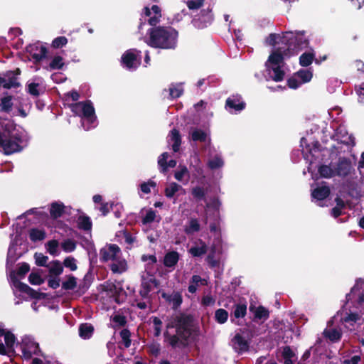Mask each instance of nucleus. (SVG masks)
<instances>
[{"label": "nucleus", "instance_id": "nucleus-9", "mask_svg": "<svg viewBox=\"0 0 364 364\" xmlns=\"http://www.w3.org/2000/svg\"><path fill=\"white\" fill-rule=\"evenodd\" d=\"M361 312L362 310L360 311V313L343 310L339 313L341 321L346 328L353 331L355 328L356 325H360L363 322Z\"/></svg>", "mask_w": 364, "mask_h": 364}, {"label": "nucleus", "instance_id": "nucleus-64", "mask_svg": "<svg viewBox=\"0 0 364 364\" xmlns=\"http://www.w3.org/2000/svg\"><path fill=\"white\" fill-rule=\"evenodd\" d=\"M360 360V357L359 355H354L350 358L344 360L343 364H358Z\"/></svg>", "mask_w": 364, "mask_h": 364}, {"label": "nucleus", "instance_id": "nucleus-62", "mask_svg": "<svg viewBox=\"0 0 364 364\" xmlns=\"http://www.w3.org/2000/svg\"><path fill=\"white\" fill-rule=\"evenodd\" d=\"M282 356L283 358H296L295 354L288 346L283 348Z\"/></svg>", "mask_w": 364, "mask_h": 364}, {"label": "nucleus", "instance_id": "nucleus-1", "mask_svg": "<svg viewBox=\"0 0 364 364\" xmlns=\"http://www.w3.org/2000/svg\"><path fill=\"white\" fill-rule=\"evenodd\" d=\"M25 142L23 131L14 127L9 120L0 118V151L6 154L19 151Z\"/></svg>", "mask_w": 364, "mask_h": 364}, {"label": "nucleus", "instance_id": "nucleus-25", "mask_svg": "<svg viewBox=\"0 0 364 364\" xmlns=\"http://www.w3.org/2000/svg\"><path fill=\"white\" fill-rule=\"evenodd\" d=\"M206 284L207 282L205 279H201L198 275H194L191 278V284L188 287V291L191 293H195L198 286Z\"/></svg>", "mask_w": 364, "mask_h": 364}, {"label": "nucleus", "instance_id": "nucleus-40", "mask_svg": "<svg viewBox=\"0 0 364 364\" xmlns=\"http://www.w3.org/2000/svg\"><path fill=\"white\" fill-rule=\"evenodd\" d=\"M58 242L53 240H50L46 244L47 251L52 255H57L58 254Z\"/></svg>", "mask_w": 364, "mask_h": 364}, {"label": "nucleus", "instance_id": "nucleus-53", "mask_svg": "<svg viewBox=\"0 0 364 364\" xmlns=\"http://www.w3.org/2000/svg\"><path fill=\"white\" fill-rule=\"evenodd\" d=\"M77 282L76 279L70 276L68 280L63 283V288L65 289H73L76 287Z\"/></svg>", "mask_w": 364, "mask_h": 364}, {"label": "nucleus", "instance_id": "nucleus-24", "mask_svg": "<svg viewBox=\"0 0 364 364\" xmlns=\"http://www.w3.org/2000/svg\"><path fill=\"white\" fill-rule=\"evenodd\" d=\"M190 134L191 136V139L193 141H200L203 142L208 141L210 142V139L208 136V134L204 131L199 129H193Z\"/></svg>", "mask_w": 364, "mask_h": 364}, {"label": "nucleus", "instance_id": "nucleus-7", "mask_svg": "<svg viewBox=\"0 0 364 364\" xmlns=\"http://www.w3.org/2000/svg\"><path fill=\"white\" fill-rule=\"evenodd\" d=\"M30 270V267L26 263H22L16 274L15 272H13L11 274V279L12 282V285L14 287L16 290L19 291L22 293H26L28 296L33 297V298H39V293L34 291L33 289H31L30 287H28L27 284L22 283L19 281V279L17 278V277H19L20 278H23L25 274L28 272Z\"/></svg>", "mask_w": 364, "mask_h": 364}, {"label": "nucleus", "instance_id": "nucleus-37", "mask_svg": "<svg viewBox=\"0 0 364 364\" xmlns=\"http://www.w3.org/2000/svg\"><path fill=\"white\" fill-rule=\"evenodd\" d=\"M200 224L196 219H191L189 221L188 225L185 228V231L187 234H193L196 232L199 231Z\"/></svg>", "mask_w": 364, "mask_h": 364}, {"label": "nucleus", "instance_id": "nucleus-2", "mask_svg": "<svg viewBox=\"0 0 364 364\" xmlns=\"http://www.w3.org/2000/svg\"><path fill=\"white\" fill-rule=\"evenodd\" d=\"M289 48L286 46H278L269 55L265 63L267 80H272L276 82L282 81L284 79V56L287 55V50Z\"/></svg>", "mask_w": 364, "mask_h": 364}, {"label": "nucleus", "instance_id": "nucleus-56", "mask_svg": "<svg viewBox=\"0 0 364 364\" xmlns=\"http://www.w3.org/2000/svg\"><path fill=\"white\" fill-rule=\"evenodd\" d=\"M203 4V0H190L186 3L187 6L189 9H198L200 8Z\"/></svg>", "mask_w": 364, "mask_h": 364}, {"label": "nucleus", "instance_id": "nucleus-4", "mask_svg": "<svg viewBox=\"0 0 364 364\" xmlns=\"http://www.w3.org/2000/svg\"><path fill=\"white\" fill-rule=\"evenodd\" d=\"M178 33L172 28L157 27L150 31L148 44L163 49L174 48L176 46Z\"/></svg>", "mask_w": 364, "mask_h": 364}, {"label": "nucleus", "instance_id": "nucleus-57", "mask_svg": "<svg viewBox=\"0 0 364 364\" xmlns=\"http://www.w3.org/2000/svg\"><path fill=\"white\" fill-rule=\"evenodd\" d=\"M68 42V40L64 36H60V37H58L56 38H55L53 41V43H52V46L54 47V48H60L63 46H65Z\"/></svg>", "mask_w": 364, "mask_h": 364}, {"label": "nucleus", "instance_id": "nucleus-17", "mask_svg": "<svg viewBox=\"0 0 364 364\" xmlns=\"http://www.w3.org/2000/svg\"><path fill=\"white\" fill-rule=\"evenodd\" d=\"M245 105L240 96H232L227 100L225 107L229 112H233L242 110Z\"/></svg>", "mask_w": 364, "mask_h": 364}, {"label": "nucleus", "instance_id": "nucleus-26", "mask_svg": "<svg viewBox=\"0 0 364 364\" xmlns=\"http://www.w3.org/2000/svg\"><path fill=\"white\" fill-rule=\"evenodd\" d=\"M178 254L176 252H170L165 255L164 265L168 267H174L178 261Z\"/></svg>", "mask_w": 364, "mask_h": 364}, {"label": "nucleus", "instance_id": "nucleus-19", "mask_svg": "<svg viewBox=\"0 0 364 364\" xmlns=\"http://www.w3.org/2000/svg\"><path fill=\"white\" fill-rule=\"evenodd\" d=\"M207 252L206 244L200 239L195 242V244L189 250V252L193 257H200Z\"/></svg>", "mask_w": 364, "mask_h": 364}, {"label": "nucleus", "instance_id": "nucleus-21", "mask_svg": "<svg viewBox=\"0 0 364 364\" xmlns=\"http://www.w3.org/2000/svg\"><path fill=\"white\" fill-rule=\"evenodd\" d=\"M168 142L172 144V149L173 151L177 152L179 150L181 145V136L176 129H173L168 135Z\"/></svg>", "mask_w": 364, "mask_h": 364}, {"label": "nucleus", "instance_id": "nucleus-60", "mask_svg": "<svg viewBox=\"0 0 364 364\" xmlns=\"http://www.w3.org/2000/svg\"><path fill=\"white\" fill-rule=\"evenodd\" d=\"M336 201H337V206L332 209V215L335 218H337L338 216H339L341 214V208L344 205V204L341 200L337 199Z\"/></svg>", "mask_w": 364, "mask_h": 364}, {"label": "nucleus", "instance_id": "nucleus-49", "mask_svg": "<svg viewBox=\"0 0 364 364\" xmlns=\"http://www.w3.org/2000/svg\"><path fill=\"white\" fill-rule=\"evenodd\" d=\"M63 264L71 271H75L77 268L76 260L72 257H68L64 259Z\"/></svg>", "mask_w": 364, "mask_h": 364}, {"label": "nucleus", "instance_id": "nucleus-32", "mask_svg": "<svg viewBox=\"0 0 364 364\" xmlns=\"http://www.w3.org/2000/svg\"><path fill=\"white\" fill-rule=\"evenodd\" d=\"M324 335L333 342L338 341L341 337L340 331L336 328H329L324 331Z\"/></svg>", "mask_w": 364, "mask_h": 364}, {"label": "nucleus", "instance_id": "nucleus-5", "mask_svg": "<svg viewBox=\"0 0 364 364\" xmlns=\"http://www.w3.org/2000/svg\"><path fill=\"white\" fill-rule=\"evenodd\" d=\"M190 322L188 316L177 315L173 321L168 324V328H176V335L173 336H168V332L165 333L166 339L171 346L176 347L184 344V341L191 335Z\"/></svg>", "mask_w": 364, "mask_h": 364}, {"label": "nucleus", "instance_id": "nucleus-63", "mask_svg": "<svg viewBox=\"0 0 364 364\" xmlns=\"http://www.w3.org/2000/svg\"><path fill=\"white\" fill-rule=\"evenodd\" d=\"M202 304L204 306H213L215 304V299L210 295L204 296L202 299Z\"/></svg>", "mask_w": 364, "mask_h": 364}, {"label": "nucleus", "instance_id": "nucleus-11", "mask_svg": "<svg viewBox=\"0 0 364 364\" xmlns=\"http://www.w3.org/2000/svg\"><path fill=\"white\" fill-rule=\"evenodd\" d=\"M19 346L23 356L26 359L31 358L33 354H36L38 351V344L34 341L32 337L28 336H25L22 338Z\"/></svg>", "mask_w": 364, "mask_h": 364}, {"label": "nucleus", "instance_id": "nucleus-22", "mask_svg": "<svg viewBox=\"0 0 364 364\" xmlns=\"http://www.w3.org/2000/svg\"><path fill=\"white\" fill-rule=\"evenodd\" d=\"M4 336L6 348L13 350L16 345V338L14 335L4 329H0V337Z\"/></svg>", "mask_w": 364, "mask_h": 364}, {"label": "nucleus", "instance_id": "nucleus-8", "mask_svg": "<svg viewBox=\"0 0 364 364\" xmlns=\"http://www.w3.org/2000/svg\"><path fill=\"white\" fill-rule=\"evenodd\" d=\"M304 35V32H297L294 33L292 32H286L282 36L278 34H271L267 38L266 43L268 45L277 46L279 44H284L287 46L291 44L293 41L297 42L298 44H302L301 38Z\"/></svg>", "mask_w": 364, "mask_h": 364}, {"label": "nucleus", "instance_id": "nucleus-29", "mask_svg": "<svg viewBox=\"0 0 364 364\" xmlns=\"http://www.w3.org/2000/svg\"><path fill=\"white\" fill-rule=\"evenodd\" d=\"M318 172L323 178H330L335 176L333 166L322 165L318 168Z\"/></svg>", "mask_w": 364, "mask_h": 364}, {"label": "nucleus", "instance_id": "nucleus-51", "mask_svg": "<svg viewBox=\"0 0 364 364\" xmlns=\"http://www.w3.org/2000/svg\"><path fill=\"white\" fill-rule=\"evenodd\" d=\"M34 257L37 265L42 267L48 266L46 264L48 260V257L47 256L43 255L42 253H36Z\"/></svg>", "mask_w": 364, "mask_h": 364}, {"label": "nucleus", "instance_id": "nucleus-41", "mask_svg": "<svg viewBox=\"0 0 364 364\" xmlns=\"http://www.w3.org/2000/svg\"><path fill=\"white\" fill-rule=\"evenodd\" d=\"M247 312V306L244 304H237L234 310V316L235 318H243Z\"/></svg>", "mask_w": 364, "mask_h": 364}, {"label": "nucleus", "instance_id": "nucleus-28", "mask_svg": "<svg viewBox=\"0 0 364 364\" xmlns=\"http://www.w3.org/2000/svg\"><path fill=\"white\" fill-rule=\"evenodd\" d=\"M47 267H48L49 272L53 275H60L63 271V266L58 260L51 262Z\"/></svg>", "mask_w": 364, "mask_h": 364}, {"label": "nucleus", "instance_id": "nucleus-18", "mask_svg": "<svg viewBox=\"0 0 364 364\" xmlns=\"http://www.w3.org/2000/svg\"><path fill=\"white\" fill-rule=\"evenodd\" d=\"M232 346L235 351L241 353L248 349L247 341L240 334H236L232 340Z\"/></svg>", "mask_w": 364, "mask_h": 364}, {"label": "nucleus", "instance_id": "nucleus-44", "mask_svg": "<svg viewBox=\"0 0 364 364\" xmlns=\"http://www.w3.org/2000/svg\"><path fill=\"white\" fill-rule=\"evenodd\" d=\"M11 107L12 102L11 97H6L1 100V102L0 105L1 111L8 112L11 110Z\"/></svg>", "mask_w": 364, "mask_h": 364}, {"label": "nucleus", "instance_id": "nucleus-39", "mask_svg": "<svg viewBox=\"0 0 364 364\" xmlns=\"http://www.w3.org/2000/svg\"><path fill=\"white\" fill-rule=\"evenodd\" d=\"M181 188V186L176 183H169L165 189V194L168 198H171Z\"/></svg>", "mask_w": 364, "mask_h": 364}, {"label": "nucleus", "instance_id": "nucleus-59", "mask_svg": "<svg viewBox=\"0 0 364 364\" xmlns=\"http://www.w3.org/2000/svg\"><path fill=\"white\" fill-rule=\"evenodd\" d=\"M156 186V183L152 181H150L147 183H143L141 185V191L144 193H149L151 192V187H155Z\"/></svg>", "mask_w": 364, "mask_h": 364}, {"label": "nucleus", "instance_id": "nucleus-47", "mask_svg": "<svg viewBox=\"0 0 364 364\" xmlns=\"http://www.w3.org/2000/svg\"><path fill=\"white\" fill-rule=\"evenodd\" d=\"M120 337L122 338V343L124 346V347H129L131 344L130 332L127 329H123L120 332Z\"/></svg>", "mask_w": 364, "mask_h": 364}, {"label": "nucleus", "instance_id": "nucleus-52", "mask_svg": "<svg viewBox=\"0 0 364 364\" xmlns=\"http://www.w3.org/2000/svg\"><path fill=\"white\" fill-rule=\"evenodd\" d=\"M268 315V311L262 306L257 308L255 312V317L259 319H266Z\"/></svg>", "mask_w": 364, "mask_h": 364}, {"label": "nucleus", "instance_id": "nucleus-33", "mask_svg": "<svg viewBox=\"0 0 364 364\" xmlns=\"http://www.w3.org/2000/svg\"><path fill=\"white\" fill-rule=\"evenodd\" d=\"M28 281L32 285H40L44 282L39 271L32 272L28 277Z\"/></svg>", "mask_w": 364, "mask_h": 364}, {"label": "nucleus", "instance_id": "nucleus-16", "mask_svg": "<svg viewBox=\"0 0 364 364\" xmlns=\"http://www.w3.org/2000/svg\"><path fill=\"white\" fill-rule=\"evenodd\" d=\"M143 14L149 18L148 22L151 26L156 25L161 17V9L156 5L152 6L151 9L145 7Z\"/></svg>", "mask_w": 364, "mask_h": 364}, {"label": "nucleus", "instance_id": "nucleus-15", "mask_svg": "<svg viewBox=\"0 0 364 364\" xmlns=\"http://www.w3.org/2000/svg\"><path fill=\"white\" fill-rule=\"evenodd\" d=\"M18 85L16 75L12 71H8L0 75V87L9 89Z\"/></svg>", "mask_w": 364, "mask_h": 364}, {"label": "nucleus", "instance_id": "nucleus-14", "mask_svg": "<svg viewBox=\"0 0 364 364\" xmlns=\"http://www.w3.org/2000/svg\"><path fill=\"white\" fill-rule=\"evenodd\" d=\"M27 50L36 62L44 58L47 53L46 48L41 43H36L29 46Z\"/></svg>", "mask_w": 364, "mask_h": 364}, {"label": "nucleus", "instance_id": "nucleus-36", "mask_svg": "<svg viewBox=\"0 0 364 364\" xmlns=\"http://www.w3.org/2000/svg\"><path fill=\"white\" fill-rule=\"evenodd\" d=\"M183 92L181 84L172 85L169 88V95L171 98L179 97Z\"/></svg>", "mask_w": 364, "mask_h": 364}, {"label": "nucleus", "instance_id": "nucleus-27", "mask_svg": "<svg viewBox=\"0 0 364 364\" xmlns=\"http://www.w3.org/2000/svg\"><path fill=\"white\" fill-rule=\"evenodd\" d=\"M65 206L62 203L55 202L51 204L50 213L52 217L57 218L62 215Z\"/></svg>", "mask_w": 364, "mask_h": 364}, {"label": "nucleus", "instance_id": "nucleus-3", "mask_svg": "<svg viewBox=\"0 0 364 364\" xmlns=\"http://www.w3.org/2000/svg\"><path fill=\"white\" fill-rule=\"evenodd\" d=\"M100 260L108 263L114 274H122L128 269L127 262L122 257L120 248L114 244L106 245L100 250Z\"/></svg>", "mask_w": 364, "mask_h": 364}, {"label": "nucleus", "instance_id": "nucleus-43", "mask_svg": "<svg viewBox=\"0 0 364 364\" xmlns=\"http://www.w3.org/2000/svg\"><path fill=\"white\" fill-rule=\"evenodd\" d=\"M78 225L81 229L89 230L91 229L92 223L88 217L80 216L78 218Z\"/></svg>", "mask_w": 364, "mask_h": 364}, {"label": "nucleus", "instance_id": "nucleus-42", "mask_svg": "<svg viewBox=\"0 0 364 364\" xmlns=\"http://www.w3.org/2000/svg\"><path fill=\"white\" fill-rule=\"evenodd\" d=\"M218 251L217 244H213L211 247V251L207 257L208 264L212 267H215L218 264V261L215 259L214 255Z\"/></svg>", "mask_w": 364, "mask_h": 364}, {"label": "nucleus", "instance_id": "nucleus-54", "mask_svg": "<svg viewBox=\"0 0 364 364\" xmlns=\"http://www.w3.org/2000/svg\"><path fill=\"white\" fill-rule=\"evenodd\" d=\"M156 285V280L154 278H152V277H150V278L148 279L147 280L143 279L141 287L144 289H148L149 292L151 290V289Z\"/></svg>", "mask_w": 364, "mask_h": 364}, {"label": "nucleus", "instance_id": "nucleus-45", "mask_svg": "<svg viewBox=\"0 0 364 364\" xmlns=\"http://www.w3.org/2000/svg\"><path fill=\"white\" fill-rule=\"evenodd\" d=\"M61 247L65 252H71L75 250L76 245L74 241L68 239L62 242Z\"/></svg>", "mask_w": 364, "mask_h": 364}, {"label": "nucleus", "instance_id": "nucleus-30", "mask_svg": "<svg viewBox=\"0 0 364 364\" xmlns=\"http://www.w3.org/2000/svg\"><path fill=\"white\" fill-rule=\"evenodd\" d=\"M224 164V161L220 155H215L210 158L208 161V166L211 169H217L221 168Z\"/></svg>", "mask_w": 364, "mask_h": 364}, {"label": "nucleus", "instance_id": "nucleus-13", "mask_svg": "<svg viewBox=\"0 0 364 364\" xmlns=\"http://www.w3.org/2000/svg\"><path fill=\"white\" fill-rule=\"evenodd\" d=\"M347 298L348 300H356L360 306L364 305V280L357 281L350 293L347 295Z\"/></svg>", "mask_w": 364, "mask_h": 364}, {"label": "nucleus", "instance_id": "nucleus-31", "mask_svg": "<svg viewBox=\"0 0 364 364\" xmlns=\"http://www.w3.org/2000/svg\"><path fill=\"white\" fill-rule=\"evenodd\" d=\"M29 237L33 242L41 241L46 237V232L43 230L31 229L29 231Z\"/></svg>", "mask_w": 364, "mask_h": 364}, {"label": "nucleus", "instance_id": "nucleus-34", "mask_svg": "<svg viewBox=\"0 0 364 364\" xmlns=\"http://www.w3.org/2000/svg\"><path fill=\"white\" fill-rule=\"evenodd\" d=\"M93 332V327L90 324H82L80 327V336L84 339L91 337Z\"/></svg>", "mask_w": 364, "mask_h": 364}, {"label": "nucleus", "instance_id": "nucleus-6", "mask_svg": "<svg viewBox=\"0 0 364 364\" xmlns=\"http://www.w3.org/2000/svg\"><path fill=\"white\" fill-rule=\"evenodd\" d=\"M70 108L73 112L82 117V126L85 130H89L95 126H92L96 121L95 109L90 101L73 104Z\"/></svg>", "mask_w": 364, "mask_h": 364}, {"label": "nucleus", "instance_id": "nucleus-10", "mask_svg": "<svg viewBox=\"0 0 364 364\" xmlns=\"http://www.w3.org/2000/svg\"><path fill=\"white\" fill-rule=\"evenodd\" d=\"M312 77L313 73L311 69H301L288 80V85L290 88L296 89L301 84L310 82Z\"/></svg>", "mask_w": 364, "mask_h": 364}, {"label": "nucleus", "instance_id": "nucleus-38", "mask_svg": "<svg viewBox=\"0 0 364 364\" xmlns=\"http://www.w3.org/2000/svg\"><path fill=\"white\" fill-rule=\"evenodd\" d=\"M215 318L218 323H224L227 321L228 318V313L223 309H218L215 314Z\"/></svg>", "mask_w": 364, "mask_h": 364}, {"label": "nucleus", "instance_id": "nucleus-55", "mask_svg": "<svg viewBox=\"0 0 364 364\" xmlns=\"http://www.w3.org/2000/svg\"><path fill=\"white\" fill-rule=\"evenodd\" d=\"M156 212L152 210H149L146 212V215L143 218V223L146 224V223H152L153 221H154L156 220Z\"/></svg>", "mask_w": 364, "mask_h": 364}, {"label": "nucleus", "instance_id": "nucleus-35", "mask_svg": "<svg viewBox=\"0 0 364 364\" xmlns=\"http://www.w3.org/2000/svg\"><path fill=\"white\" fill-rule=\"evenodd\" d=\"M314 55L311 53H304L299 58V63L303 67L311 65L313 62Z\"/></svg>", "mask_w": 364, "mask_h": 364}, {"label": "nucleus", "instance_id": "nucleus-23", "mask_svg": "<svg viewBox=\"0 0 364 364\" xmlns=\"http://www.w3.org/2000/svg\"><path fill=\"white\" fill-rule=\"evenodd\" d=\"M330 193V189L328 186H319L312 191V197L317 200H323L327 196H328Z\"/></svg>", "mask_w": 364, "mask_h": 364}, {"label": "nucleus", "instance_id": "nucleus-20", "mask_svg": "<svg viewBox=\"0 0 364 364\" xmlns=\"http://www.w3.org/2000/svg\"><path fill=\"white\" fill-rule=\"evenodd\" d=\"M350 164L346 160H341L333 166L335 176H345L350 171Z\"/></svg>", "mask_w": 364, "mask_h": 364}, {"label": "nucleus", "instance_id": "nucleus-48", "mask_svg": "<svg viewBox=\"0 0 364 364\" xmlns=\"http://www.w3.org/2000/svg\"><path fill=\"white\" fill-rule=\"evenodd\" d=\"M153 323V327L154 329V335L159 336L161 334L162 321L157 317H152L150 318Z\"/></svg>", "mask_w": 364, "mask_h": 364}, {"label": "nucleus", "instance_id": "nucleus-58", "mask_svg": "<svg viewBox=\"0 0 364 364\" xmlns=\"http://www.w3.org/2000/svg\"><path fill=\"white\" fill-rule=\"evenodd\" d=\"M168 157V154L166 152L163 153L159 158L158 164L162 168V171L164 172L166 171V160Z\"/></svg>", "mask_w": 364, "mask_h": 364}, {"label": "nucleus", "instance_id": "nucleus-46", "mask_svg": "<svg viewBox=\"0 0 364 364\" xmlns=\"http://www.w3.org/2000/svg\"><path fill=\"white\" fill-rule=\"evenodd\" d=\"M188 171L184 166H180L178 170L175 172L174 177L178 181H182L184 176H188Z\"/></svg>", "mask_w": 364, "mask_h": 364}, {"label": "nucleus", "instance_id": "nucleus-12", "mask_svg": "<svg viewBox=\"0 0 364 364\" xmlns=\"http://www.w3.org/2000/svg\"><path fill=\"white\" fill-rule=\"evenodd\" d=\"M140 53L135 49L126 51L122 57L123 65L129 70L136 69L140 65Z\"/></svg>", "mask_w": 364, "mask_h": 364}, {"label": "nucleus", "instance_id": "nucleus-50", "mask_svg": "<svg viewBox=\"0 0 364 364\" xmlns=\"http://www.w3.org/2000/svg\"><path fill=\"white\" fill-rule=\"evenodd\" d=\"M64 65L63 59L60 56H55L50 63L51 69H60Z\"/></svg>", "mask_w": 364, "mask_h": 364}, {"label": "nucleus", "instance_id": "nucleus-61", "mask_svg": "<svg viewBox=\"0 0 364 364\" xmlns=\"http://www.w3.org/2000/svg\"><path fill=\"white\" fill-rule=\"evenodd\" d=\"M192 195L197 199H202L205 196L204 189L201 187H195L192 189Z\"/></svg>", "mask_w": 364, "mask_h": 364}]
</instances>
